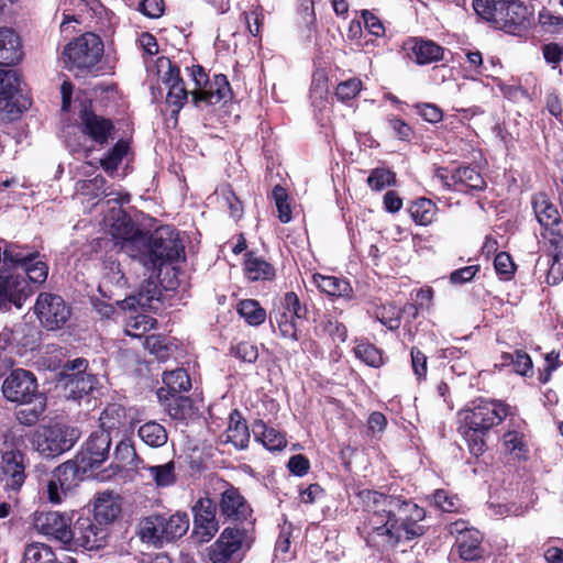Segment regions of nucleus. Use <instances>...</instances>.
I'll list each match as a JSON object with an SVG mask.
<instances>
[{
	"mask_svg": "<svg viewBox=\"0 0 563 563\" xmlns=\"http://www.w3.org/2000/svg\"><path fill=\"white\" fill-rule=\"evenodd\" d=\"M163 384L164 386L157 389V398L170 396L172 394H181L191 389V379L185 368L164 372Z\"/></svg>",
	"mask_w": 563,
	"mask_h": 563,
	"instance_id": "38",
	"label": "nucleus"
},
{
	"mask_svg": "<svg viewBox=\"0 0 563 563\" xmlns=\"http://www.w3.org/2000/svg\"><path fill=\"white\" fill-rule=\"evenodd\" d=\"M26 454L19 449L1 452L0 482L7 490L20 492L26 479Z\"/></svg>",
	"mask_w": 563,
	"mask_h": 563,
	"instance_id": "20",
	"label": "nucleus"
},
{
	"mask_svg": "<svg viewBox=\"0 0 563 563\" xmlns=\"http://www.w3.org/2000/svg\"><path fill=\"white\" fill-rule=\"evenodd\" d=\"M532 12L520 0H499L497 19L494 18V26L510 34H520L530 25Z\"/></svg>",
	"mask_w": 563,
	"mask_h": 563,
	"instance_id": "19",
	"label": "nucleus"
},
{
	"mask_svg": "<svg viewBox=\"0 0 563 563\" xmlns=\"http://www.w3.org/2000/svg\"><path fill=\"white\" fill-rule=\"evenodd\" d=\"M252 431L255 441L262 443L268 451H282L287 446L285 432L267 426L262 419L253 421Z\"/></svg>",
	"mask_w": 563,
	"mask_h": 563,
	"instance_id": "36",
	"label": "nucleus"
},
{
	"mask_svg": "<svg viewBox=\"0 0 563 563\" xmlns=\"http://www.w3.org/2000/svg\"><path fill=\"white\" fill-rule=\"evenodd\" d=\"M494 268L499 279L510 280L515 276L517 265L509 253L501 251L495 255Z\"/></svg>",
	"mask_w": 563,
	"mask_h": 563,
	"instance_id": "58",
	"label": "nucleus"
},
{
	"mask_svg": "<svg viewBox=\"0 0 563 563\" xmlns=\"http://www.w3.org/2000/svg\"><path fill=\"white\" fill-rule=\"evenodd\" d=\"M411 368L418 383L426 380L428 374V356L418 346L410 349Z\"/></svg>",
	"mask_w": 563,
	"mask_h": 563,
	"instance_id": "60",
	"label": "nucleus"
},
{
	"mask_svg": "<svg viewBox=\"0 0 563 563\" xmlns=\"http://www.w3.org/2000/svg\"><path fill=\"white\" fill-rule=\"evenodd\" d=\"M46 400V396L44 394H40V397H34L32 407L22 408L15 411V417L19 423L25 427L35 426L45 412Z\"/></svg>",
	"mask_w": 563,
	"mask_h": 563,
	"instance_id": "50",
	"label": "nucleus"
},
{
	"mask_svg": "<svg viewBox=\"0 0 563 563\" xmlns=\"http://www.w3.org/2000/svg\"><path fill=\"white\" fill-rule=\"evenodd\" d=\"M353 353L369 367L379 368L385 364L384 351L366 338L355 340Z\"/></svg>",
	"mask_w": 563,
	"mask_h": 563,
	"instance_id": "42",
	"label": "nucleus"
},
{
	"mask_svg": "<svg viewBox=\"0 0 563 563\" xmlns=\"http://www.w3.org/2000/svg\"><path fill=\"white\" fill-rule=\"evenodd\" d=\"M242 266L244 277L252 283L272 282L276 277L275 266L253 250L245 252Z\"/></svg>",
	"mask_w": 563,
	"mask_h": 563,
	"instance_id": "29",
	"label": "nucleus"
},
{
	"mask_svg": "<svg viewBox=\"0 0 563 563\" xmlns=\"http://www.w3.org/2000/svg\"><path fill=\"white\" fill-rule=\"evenodd\" d=\"M363 89V82L357 77H352L338 84L334 96L338 101L347 103L355 99Z\"/></svg>",
	"mask_w": 563,
	"mask_h": 563,
	"instance_id": "56",
	"label": "nucleus"
},
{
	"mask_svg": "<svg viewBox=\"0 0 563 563\" xmlns=\"http://www.w3.org/2000/svg\"><path fill=\"white\" fill-rule=\"evenodd\" d=\"M217 506L210 497H200L192 506L194 533L199 536L202 542L210 541L219 531Z\"/></svg>",
	"mask_w": 563,
	"mask_h": 563,
	"instance_id": "24",
	"label": "nucleus"
},
{
	"mask_svg": "<svg viewBox=\"0 0 563 563\" xmlns=\"http://www.w3.org/2000/svg\"><path fill=\"white\" fill-rule=\"evenodd\" d=\"M439 211L438 206L431 199L419 197L408 205V212L417 225H430Z\"/></svg>",
	"mask_w": 563,
	"mask_h": 563,
	"instance_id": "41",
	"label": "nucleus"
},
{
	"mask_svg": "<svg viewBox=\"0 0 563 563\" xmlns=\"http://www.w3.org/2000/svg\"><path fill=\"white\" fill-rule=\"evenodd\" d=\"M139 438L151 448H161L167 443L168 432L155 420H150L137 429Z\"/></svg>",
	"mask_w": 563,
	"mask_h": 563,
	"instance_id": "46",
	"label": "nucleus"
},
{
	"mask_svg": "<svg viewBox=\"0 0 563 563\" xmlns=\"http://www.w3.org/2000/svg\"><path fill=\"white\" fill-rule=\"evenodd\" d=\"M157 321L147 314H139L128 322L126 333L132 336H141L156 325Z\"/></svg>",
	"mask_w": 563,
	"mask_h": 563,
	"instance_id": "63",
	"label": "nucleus"
},
{
	"mask_svg": "<svg viewBox=\"0 0 563 563\" xmlns=\"http://www.w3.org/2000/svg\"><path fill=\"white\" fill-rule=\"evenodd\" d=\"M308 308L301 303L295 291L284 294L278 306L269 313V323L275 333L285 340L297 342L300 339L296 319H306Z\"/></svg>",
	"mask_w": 563,
	"mask_h": 563,
	"instance_id": "9",
	"label": "nucleus"
},
{
	"mask_svg": "<svg viewBox=\"0 0 563 563\" xmlns=\"http://www.w3.org/2000/svg\"><path fill=\"white\" fill-rule=\"evenodd\" d=\"M189 76L195 82V89L190 92L191 102L199 107L200 103L217 104L229 102L233 99V91L228 77L217 74L210 79L206 69L197 64L188 67Z\"/></svg>",
	"mask_w": 563,
	"mask_h": 563,
	"instance_id": "8",
	"label": "nucleus"
},
{
	"mask_svg": "<svg viewBox=\"0 0 563 563\" xmlns=\"http://www.w3.org/2000/svg\"><path fill=\"white\" fill-rule=\"evenodd\" d=\"M34 311L41 324L49 331L63 328L71 316V309L63 297L51 292L38 294Z\"/></svg>",
	"mask_w": 563,
	"mask_h": 563,
	"instance_id": "18",
	"label": "nucleus"
},
{
	"mask_svg": "<svg viewBox=\"0 0 563 563\" xmlns=\"http://www.w3.org/2000/svg\"><path fill=\"white\" fill-rule=\"evenodd\" d=\"M533 214L541 227L543 255L548 258L547 284L554 286L563 280V221L558 207L549 195L538 191L531 196Z\"/></svg>",
	"mask_w": 563,
	"mask_h": 563,
	"instance_id": "3",
	"label": "nucleus"
},
{
	"mask_svg": "<svg viewBox=\"0 0 563 563\" xmlns=\"http://www.w3.org/2000/svg\"><path fill=\"white\" fill-rule=\"evenodd\" d=\"M3 397L11 402L32 405L34 397H40L35 375L23 368L13 369L2 383Z\"/></svg>",
	"mask_w": 563,
	"mask_h": 563,
	"instance_id": "17",
	"label": "nucleus"
},
{
	"mask_svg": "<svg viewBox=\"0 0 563 563\" xmlns=\"http://www.w3.org/2000/svg\"><path fill=\"white\" fill-rule=\"evenodd\" d=\"M372 316L391 332L398 331L401 327L399 307L394 302L388 301L375 306Z\"/></svg>",
	"mask_w": 563,
	"mask_h": 563,
	"instance_id": "48",
	"label": "nucleus"
},
{
	"mask_svg": "<svg viewBox=\"0 0 563 563\" xmlns=\"http://www.w3.org/2000/svg\"><path fill=\"white\" fill-rule=\"evenodd\" d=\"M526 430V421L514 415L509 418L507 430L501 435V445L505 453L523 462L528 461L530 456Z\"/></svg>",
	"mask_w": 563,
	"mask_h": 563,
	"instance_id": "23",
	"label": "nucleus"
},
{
	"mask_svg": "<svg viewBox=\"0 0 563 563\" xmlns=\"http://www.w3.org/2000/svg\"><path fill=\"white\" fill-rule=\"evenodd\" d=\"M255 528L225 527L207 549L210 563H241L255 542Z\"/></svg>",
	"mask_w": 563,
	"mask_h": 563,
	"instance_id": "6",
	"label": "nucleus"
},
{
	"mask_svg": "<svg viewBox=\"0 0 563 563\" xmlns=\"http://www.w3.org/2000/svg\"><path fill=\"white\" fill-rule=\"evenodd\" d=\"M111 448V434L104 431L92 432L76 459L84 471L92 472L99 468L108 459Z\"/></svg>",
	"mask_w": 563,
	"mask_h": 563,
	"instance_id": "22",
	"label": "nucleus"
},
{
	"mask_svg": "<svg viewBox=\"0 0 563 563\" xmlns=\"http://www.w3.org/2000/svg\"><path fill=\"white\" fill-rule=\"evenodd\" d=\"M81 466L75 457L53 470L46 485V497L51 504H60L86 478L88 471H84Z\"/></svg>",
	"mask_w": 563,
	"mask_h": 563,
	"instance_id": "11",
	"label": "nucleus"
},
{
	"mask_svg": "<svg viewBox=\"0 0 563 563\" xmlns=\"http://www.w3.org/2000/svg\"><path fill=\"white\" fill-rule=\"evenodd\" d=\"M40 257V253L37 252V256L22 268L29 280L34 284H43L48 275V266Z\"/></svg>",
	"mask_w": 563,
	"mask_h": 563,
	"instance_id": "59",
	"label": "nucleus"
},
{
	"mask_svg": "<svg viewBox=\"0 0 563 563\" xmlns=\"http://www.w3.org/2000/svg\"><path fill=\"white\" fill-rule=\"evenodd\" d=\"M96 375L90 373H69L65 383V396L68 399L79 400L88 396L98 385Z\"/></svg>",
	"mask_w": 563,
	"mask_h": 563,
	"instance_id": "37",
	"label": "nucleus"
},
{
	"mask_svg": "<svg viewBox=\"0 0 563 563\" xmlns=\"http://www.w3.org/2000/svg\"><path fill=\"white\" fill-rule=\"evenodd\" d=\"M20 92V77L15 70L0 68V112L21 113L16 108V95Z\"/></svg>",
	"mask_w": 563,
	"mask_h": 563,
	"instance_id": "30",
	"label": "nucleus"
},
{
	"mask_svg": "<svg viewBox=\"0 0 563 563\" xmlns=\"http://www.w3.org/2000/svg\"><path fill=\"white\" fill-rule=\"evenodd\" d=\"M512 366L514 373L519 376L531 378L534 374L531 356L521 349L514 353L503 352L500 355V367ZM498 367V365H496Z\"/></svg>",
	"mask_w": 563,
	"mask_h": 563,
	"instance_id": "40",
	"label": "nucleus"
},
{
	"mask_svg": "<svg viewBox=\"0 0 563 563\" xmlns=\"http://www.w3.org/2000/svg\"><path fill=\"white\" fill-rule=\"evenodd\" d=\"M396 184V174L390 169L377 167L374 168L367 177V185L371 189L380 191L386 187Z\"/></svg>",
	"mask_w": 563,
	"mask_h": 563,
	"instance_id": "57",
	"label": "nucleus"
},
{
	"mask_svg": "<svg viewBox=\"0 0 563 563\" xmlns=\"http://www.w3.org/2000/svg\"><path fill=\"white\" fill-rule=\"evenodd\" d=\"M137 457L134 443L130 438L122 439L113 451V463L112 467L123 470L129 465H132L134 460Z\"/></svg>",
	"mask_w": 563,
	"mask_h": 563,
	"instance_id": "53",
	"label": "nucleus"
},
{
	"mask_svg": "<svg viewBox=\"0 0 563 563\" xmlns=\"http://www.w3.org/2000/svg\"><path fill=\"white\" fill-rule=\"evenodd\" d=\"M103 52L104 46L100 36L86 32L65 46L63 51L65 68L74 73L75 77L96 76L100 71L99 62Z\"/></svg>",
	"mask_w": 563,
	"mask_h": 563,
	"instance_id": "5",
	"label": "nucleus"
},
{
	"mask_svg": "<svg viewBox=\"0 0 563 563\" xmlns=\"http://www.w3.org/2000/svg\"><path fill=\"white\" fill-rule=\"evenodd\" d=\"M29 295L25 277L4 269L0 245V309H10L12 305L21 308Z\"/></svg>",
	"mask_w": 563,
	"mask_h": 563,
	"instance_id": "21",
	"label": "nucleus"
},
{
	"mask_svg": "<svg viewBox=\"0 0 563 563\" xmlns=\"http://www.w3.org/2000/svg\"><path fill=\"white\" fill-rule=\"evenodd\" d=\"M220 516L224 521L232 523L231 527H244L247 525L255 528L256 519L253 517V508L240 489L232 484H228L227 488L220 494L218 503Z\"/></svg>",
	"mask_w": 563,
	"mask_h": 563,
	"instance_id": "13",
	"label": "nucleus"
},
{
	"mask_svg": "<svg viewBox=\"0 0 563 563\" xmlns=\"http://www.w3.org/2000/svg\"><path fill=\"white\" fill-rule=\"evenodd\" d=\"M312 283L331 301L342 299L350 302L355 298L354 289L345 277L314 273L312 275Z\"/></svg>",
	"mask_w": 563,
	"mask_h": 563,
	"instance_id": "27",
	"label": "nucleus"
},
{
	"mask_svg": "<svg viewBox=\"0 0 563 563\" xmlns=\"http://www.w3.org/2000/svg\"><path fill=\"white\" fill-rule=\"evenodd\" d=\"M230 353L240 361L251 364L255 363L258 358V349L250 341H242L232 345Z\"/></svg>",
	"mask_w": 563,
	"mask_h": 563,
	"instance_id": "62",
	"label": "nucleus"
},
{
	"mask_svg": "<svg viewBox=\"0 0 563 563\" xmlns=\"http://www.w3.org/2000/svg\"><path fill=\"white\" fill-rule=\"evenodd\" d=\"M168 68L162 77L163 84L168 88L166 96V103L172 108L173 117L177 118L180 110L188 100V90L186 89L185 81L181 77L180 67L166 58Z\"/></svg>",
	"mask_w": 563,
	"mask_h": 563,
	"instance_id": "25",
	"label": "nucleus"
},
{
	"mask_svg": "<svg viewBox=\"0 0 563 563\" xmlns=\"http://www.w3.org/2000/svg\"><path fill=\"white\" fill-rule=\"evenodd\" d=\"M78 439V429L63 423H54L40 427L34 434L33 443L41 455L56 457L69 451Z\"/></svg>",
	"mask_w": 563,
	"mask_h": 563,
	"instance_id": "10",
	"label": "nucleus"
},
{
	"mask_svg": "<svg viewBox=\"0 0 563 563\" xmlns=\"http://www.w3.org/2000/svg\"><path fill=\"white\" fill-rule=\"evenodd\" d=\"M450 534L455 537V548L459 556L465 562H484L485 548L484 537L475 528H470L464 520H456L449 526Z\"/></svg>",
	"mask_w": 563,
	"mask_h": 563,
	"instance_id": "16",
	"label": "nucleus"
},
{
	"mask_svg": "<svg viewBox=\"0 0 563 563\" xmlns=\"http://www.w3.org/2000/svg\"><path fill=\"white\" fill-rule=\"evenodd\" d=\"M130 150L129 142L119 140L100 159V165L103 170L113 173L118 169L123 158L128 155Z\"/></svg>",
	"mask_w": 563,
	"mask_h": 563,
	"instance_id": "52",
	"label": "nucleus"
},
{
	"mask_svg": "<svg viewBox=\"0 0 563 563\" xmlns=\"http://www.w3.org/2000/svg\"><path fill=\"white\" fill-rule=\"evenodd\" d=\"M514 416L510 405L498 399L478 397L459 411L460 433L467 443L470 453L479 457L487 450L486 435L490 429Z\"/></svg>",
	"mask_w": 563,
	"mask_h": 563,
	"instance_id": "2",
	"label": "nucleus"
},
{
	"mask_svg": "<svg viewBox=\"0 0 563 563\" xmlns=\"http://www.w3.org/2000/svg\"><path fill=\"white\" fill-rule=\"evenodd\" d=\"M78 129L95 146L103 148L113 137L115 126L111 119L97 114L88 101L79 110Z\"/></svg>",
	"mask_w": 563,
	"mask_h": 563,
	"instance_id": "15",
	"label": "nucleus"
},
{
	"mask_svg": "<svg viewBox=\"0 0 563 563\" xmlns=\"http://www.w3.org/2000/svg\"><path fill=\"white\" fill-rule=\"evenodd\" d=\"M139 260L150 271L186 260L185 245L179 231L173 225H159L139 239Z\"/></svg>",
	"mask_w": 563,
	"mask_h": 563,
	"instance_id": "4",
	"label": "nucleus"
},
{
	"mask_svg": "<svg viewBox=\"0 0 563 563\" xmlns=\"http://www.w3.org/2000/svg\"><path fill=\"white\" fill-rule=\"evenodd\" d=\"M435 177L446 189L454 192L477 196L487 188L484 176L472 165H461L452 170L440 167L435 170Z\"/></svg>",
	"mask_w": 563,
	"mask_h": 563,
	"instance_id": "12",
	"label": "nucleus"
},
{
	"mask_svg": "<svg viewBox=\"0 0 563 563\" xmlns=\"http://www.w3.org/2000/svg\"><path fill=\"white\" fill-rule=\"evenodd\" d=\"M387 123L395 137L399 141L410 142L415 136L413 128H411L404 119L390 114L387 117Z\"/></svg>",
	"mask_w": 563,
	"mask_h": 563,
	"instance_id": "61",
	"label": "nucleus"
},
{
	"mask_svg": "<svg viewBox=\"0 0 563 563\" xmlns=\"http://www.w3.org/2000/svg\"><path fill=\"white\" fill-rule=\"evenodd\" d=\"M23 563H76V561L68 558V562H58L51 547L37 542L25 547Z\"/></svg>",
	"mask_w": 563,
	"mask_h": 563,
	"instance_id": "47",
	"label": "nucleus"
},
{
	"mask_svg": "<svg viewBox=\"0 0 563 563\" xmlns=\"http://www.w3.org/2000/svg\"><path fill=\"white\" fill-rule=\"evenodd\" d=\"M2 246V264L4 269L15 274L18 269H22L27 263L32 262L37 256V251H34L29 245H20L15 242L1 240Z\"/></svg>",
	"mask_w": 563,
	"mask_h": 563,
	"instance_id": "31",
	"label": "nucleus"
},
{
	"mask_svg": "<svg viewBox=\"0 0 563 563\" xmlns=\"http://www.w3.org/2000/svg\"><path fill=\"white\" fill-rule=\"evenodd\" d=\"M69 4L76 5L78 8V13L70 12V10L65 9L63 13V21L60 23V29L65 30V26L70 22L81 23V16L88 10H91L95 14L100 13L103 9L102 4L99 0H66Z\"/></svg>",
	"mask_w": 563,
	"mask_h": 563,
	"instance_id": "51",
	"label": "nucleus"
},
{
	"mask_svg": "<svg viewBox=\"0 0 563 563\" xmlns=\"http://www.w3.org/2000/svg\"><path fill=\"white\" fill-rule=\"evenodd\" d=\"M235 310L240 318L251 327H258L266 321V310L256 299H241L236 303Z\"/></svg>",
	"mask_w": 563,
	"mask_h": 563,
	"instance_id": "45",
	"label": "nucleus"
},
{
	"mask_svg": "<svg viewBox=\"0 0 563 563\" xmlns=\"http://www.w3.org/2000/svg\"><path fill=\"white\" fill-rule=\"evenodd\" d=\"M272 198L275 201L278 220L282 223H288L292 219V212L289 205V194L287 189L280 185L274 186L272 190Z\"/></svg>",
	"mask_w": 563,
	"mask_h": 563,
	"instance_id": "55",
	"label": "nucleus"
},
{
	"mask_svg": "<svg viewBox=\"0 0 563 563\" xmlns=\"http://www.w3.org/2000/svg\"><path fill=\"white\" fill-rule=\"evenodd\" d=\"M147 471L158 487L172 486L177 481L174 461H169L162 465L148 466Z\"/></svg>",
	"mask_w": 563,
	"mask_h": 563,
	"instance_id": "54",
	"label": "nucleus"
},
{
	"mask_svg": "<svg viewBox=\"0 0 563 563\" xmlns=\"http://www.w3.org/2000/svg\"><path fill=\"white\" fill-rule=\"evenodd\" d=\"M110 232L113 239L131 242L136 247H139V239L145 234L123 209H119L115 212Z\"/></svg>",
	"mask_w": 563,
	"mask_h": 563,
	"instance_id": "33",
	"label": "nucleus"
},
{
	"mask_svg": "<svg viewBox=\"0 0 563 563\" xmlns=\"http://www.w3.org/2000/svg\"><path fill=\"white\" fill-rule=\"evenodd\" d=\"M225 442L232 443L238 450H245L250 443V428L239 409H233L229 415V423L225 430Z\"/></svg>",
	"mask_w": 563,
	"mask_h": 563,
	"instance_id": "35",
	"label": "nucleus"
},
{
	"mask_svg": "<svg viewBox=\"0 0 563 563\" xmlns=\"http://www.w3.org/2000/svg\"><path fill=\"white\" fill-rule=\"evenodd\" d=\"M538 26L543 34L560 35L563 32V16L550 8L542 7L538 12Z\"/></svg>",
	"mask_w": 563,
	"mask_h": 563,
	"instance_id": "49",
	"label": "nucleus"
},
{
	"mask_svg": "<svg viewBox=\"0 0 563 563\" xmlns=\"http://www.w3.org/2000/svg\"><path fill=\"white\" fill-rule=\"evenodd\" d=\"M189 529V516L185 511L175 514H152L140 522V536L152 543L173 542L180 539Z\"/></svg>",
	"mask_w": 563,
	"mask_h": 563,
	"instance_id": "7",
	"label": "nucleus"
},
{
	"mask_svg": "<svg viewBox=\"0 0 563 563\" xmlns=\"http://www.w3.org/2000/svg\"><path fill=\"white\" fill-rule=\"evenodd\" d=\"M357 496L364 512L357 531L368 548L378 552L394 551L400 543L426 533L420 525L426 519V510L412 499L373 489H362Z\"/></svg>",
	"mask_w": 563,
	"mask_h": 563,
	"instance_id": "1",
	"label": "nucleus"
},
{
	"mask_svg": "<svg viewBox=\"0 0 563 563\" xmlns=\"http://www.w3.org/2000/svg\"><path fill=\"white\" fill-rule=\"evenodd\" d=\"M100 431L109 432L121 430L128 420L126 410L121 404H108L100 415Z\"/></svg>",
	"mask_w": 563,
	"mask_h": 563,
	"instance_id": "43",
	"label": "nucleus"
},
{
	"mask_svg": "<svg viewBox=\"0 0 563 563\" xmlns=\"http://www.w3.org/2000/svg\"><path fill=\"white\" fill-rule=\"evenodd\" d=\"M542 56L547 64L555 69L563 62V45L558 42H550L541 47Z\"/></svg>",
	"mask_w": 563,
	"mask_h": 563,
	"instance_id": "64",
	"label": "nucleus"
},
{
	"mask_svg": "<svg viewBox=\"0 0 563 563\" xmlns=\"http://www.w3.org/2000/svg\"><path fill=\"white\" fill-rule=\"evenodd\" d=\"M158 400L174 420H187L195 413L192 399L188 396L172 394Z\"/></svg>",
	"mask_w": 563,
	"mask_h": 563,
	"instance_id": "39",
	"label": "nucleus"
},
{
	"mask_svg": "<svg viewBox=\"0 0 563 563\" xmlns=\"http://www.w3.org/2000/svg\"><path fill=\"white\" fill-rule=\"evenodd\" d=\"M34 527L41 533L53 537L65 545L69 542L70 519L57 511H36Z\"/></svg>",
	"mask_w": 563,
	"mask_h": 563,
	"instance_id": "26",
	"label": "nucleus"
},
{
	"mask_svg": "<svg viewBox=\"0 0 563 563\" xmlns=\"http://www.w3.org/2000/svg\"><path fill=\"white\" fill-rule=\"evenodd\" d=\"M23 57L20 35L8 26L0 27V65L13 66Z\"/></svg>",
	"mask_w": 563,
	"mask_h": 563,
	"instance_id": "32",
	"label": "nucleus"
},
{
	"mask_svg": "<svg viewBox=\"0 0 563 563\" xmlns=\"http://www.w3.org/2000/svg\"><path fill=\"white\" fill-rule=\"evenodd\" d=\"M67 547L85 550H99L107 543L108 528L98 523L93 517L80 515L69 528Z\"/></svg>",
	"mask_w": 563,
	"mask_h": 563,
	"instance_id": "14",
	"label": "nucleus"
},
{
	"mask_svg": "<svg viewBox=\"0 0 563 563\" xmlns=\"http://www.w3.org/2000/svg\"><path fill=\"white\" fill-rule=\"evenodd\" d=\"M121 512V504L119 496L111 492L98 494L95 500L93 518L98 523L107 527L113 522Z\"/></svg>",
	"mask_w": 563,
	"mask_h": 563,
	"instance_id": "34",
	"label": "nucleus"
},
{
	"mask_svg": "<svg viewBox=\"0 0 563 563\" xmlns=\"http://www.w3.org/2000/svg\"><path fill=\"white\" fill-rule=\"evenodd\" d=\"M408 56L418 65L437 63L444 57V47L432 40L410 37L405 43Z\"/></svg>",
	"mask_w": 563,
	"mask_h": 563,
	"instance_id": "28",
	"label": "nucleus"
},
{
	"mask_svg": "<svg viewBox=\"0 0 563 563\" xmlns=\"http://www.w3.org/2000/svg\"><path fill=\"white\" fill-rule=\"evenodd\" d=\"M314 332L318 336H329L334 343H343L347 339L346 325L330 313L323 314Z\"/></svg>",
	"mask_w": 563,
	"mask_h": 563,
	"instance_id": "44",
	"label": "nucleus"
}]
</instances>
